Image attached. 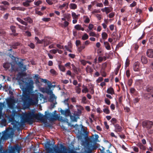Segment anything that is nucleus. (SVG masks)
<instances>
[{
	"label": "nucleus",
	"instance_id": "63",
	"mask_svg": "<svg viewBox=\"0 0 153 153\" xmlns=\"http://www.w3.org/2000/svg\"><path fill=\"white\" fill-rule=\"evenodd\" d=\"M133 148V150L136 152H139V149L138 148L136 147L135 146H134L132 147Z\"/></svg>",
	"mask_w": 153,
	"mask_h": 153
},
{
	"label": "nucleus",
	"instance_id": "34",
	"mask_svg": "<svg viewBox=\"0 0 153 153\" xmlns=\"http://www.w3.org/2000/svg\"><path fill=\"white\" fill-rule=\"evenodd\" d=\"M64 16L67 19V20L69 21L70 20L71 18V14L69 13L65 14Z\"/></svg>",
	"mask_w": 153,
	"mask_h": 153
},
{
	"label": "nucleus",
	"instance_id": "22",
	"mask_svg": "<svg viewBox=\"0 0 153 153\" xmlns=\"http://www.w3.org/2000/svg\"><path fill=\"white\" fill-rule=\"evenodd\" d=\"M146 91L149 92H153V86L148 85L146 87Z\"/></svg>",
	"mask_w": 153,
	"mask_h": 153
},
{
	"label": "nucleus",
	"instance_id": "7",
	"mask_svg": "<svg viewBox=\"0 0 153 153\" xmlns=\"http://www.w3.org/2000/svg\"><path fill=\"white\" fill-rule=\"evenodd\" d=\"M83 144L84 145L85 148L88 150V151L86 152V153H91V148L92 147V144L90 143L88 141L84 142Z\"/></svg>",
	"mask_w": 153,
	"mask_h": 153
},
{
	"label": "nucleus",
	"instance_id": "41",
	"mask_svg": "<svg viewBox=\"0 0 153 153\" xmlns=\"http://www.w3.org/2000/svg\"><path fill=\"white\" fill-rule=\"evenodd\" d=\"M85 48V44L82 45V46H81L78 48V51L79 52H81L83 49Z\"/></svg>",
	"mask_w": 153,
	"mask_h": 153
},
{
	"label": "nucleus",
	"instance_id": "36",
	"mask_svg": "<svg viewBox=\"0 0 153 153\" xmlns=\"http://www.w3.org/2000/svg\"><path fill=\"white\" fill-rule=\"evenodd\" d=\"M103 112L106 114H108L110 113V111L108 107L106 106L103 109Z\"/></svg>",
	"mask_w": 153,
	"mask_h": 153
},
{
	"label": "nucleus",
	"instance_id": "50",
	"mask_svg": "<svg viewBox=\"0 0 153 153\" xmlns=\"http://www.w3.org/2000/svg\"><path fill=\"white\" fill-rule=\"evenodd\" d=\"M11 68L10 71L11 72H12L13 71H17V69L15 68L14 65H13L12 64H11Z\"/></svg>",
	"mask_w": 153,
	"mask_h": 153
},
{
	"label": "nucleus",
	"instance_id": "60",
	"mask_svg": "<svg viewBox=\"0 0 153 153\" xmlns=\"http://www.w3.org/2000/svg\"><path fill=\"white\" fill-rule=\"evenodd\" d=\"M11 10H20V8L19 7H12L11 8Z\"/></svg>",
	"mask_w": 153,
	"mask_h": 153
},
{
	"label": "nucleus",
	"instance_id": "64",
	"mask_svg": "<svg viewBox=\"0 0 153 153\" xmlns=\"http://www.w3.org/2000/svg\"><path fill=\"white\" fill-rule=\"evenodd\" d=\"M149 42L151 44H153V36H152L149 40Z\"/></svg>",
	"mask_w": 153,
	"mask_h": 153
},
{
	"label": "nucleus",
	"instance_id": "37",
	"mask_svg": "<svg viewBox=\"0 0 153 153\" xmlns=\"http://www.w3.org/2000/svg\"><path fill=\"white\" fill-rule=\"evenodd\" d=\"M123 42H119L116 46V50H118L120 48L122 47L123 46Z\"/></svg>",
	"mask_w": 153,
	"mask_h": 153
},
{
	"label": "nucleus",
	"instance_id": "45",
	"mask_svg": "<svg viewBox=\"0 0 153 153\" xmlns=\"http://www.w3.org/2000/svg\"><path fill=\"white\" fill-rule=\"evenodd\" d=\"M35 40L37 41L36 43L39 44L42 43V40H40L37 37H35Z\"/></svg>",
	"mask_w": 153,
	"mask_h": 153
},
{
	"label": "nucleus",
	"instance_id": "3",
	"mask_svg": "<svg viewBox=\"0 0 153 153\" xmlns=\"http://www.w3.org/2000/svg\"><path fill=\"white\" fill-rule=\"evenodd\" d=\"M22 117V120L24 123L27 122L30 124H32L34 122L33 113L30 112L25 114Z\"/></svg>",
	"mask_w": 153,
	"mask_h": 153
},
{
	"label": "nucleus",
	"instance_id": "57",
	"mask_svg": "<svg viewBox=\"0 0 153 153\" xmlns=\"http://www.w3.org/2000/svg\"><path fill=\"white\" fill-rule=\"evenodd\" d=\"M115 16V13L114 12H111L109 14V17L110 18H112Z\"/></svg>",
	"mask_w": 153,
	"mask_h": 153
},
{
	"label": "nucleus",
	"instance_id": "55",
	"mask_svg": "<svg viewBox=\"0 0 153 153\" xmlns=\"http://www.w3.org/2000/svg\"><path fill=\"white\" fill-rule=\"evenodd\" d=\"M68 99H65L64 101V104L66 105H67L68 107H69V105L68 103Z\"/></svg>",
	"mask_w": 153,
	"mask_h": 153
},
{
	"label": "nucleus",
	"instance_id": "21",
	"mask_svg": "<svg viewBox=\"0 0 153 153\" xmlns=\"http://www.w3.org/2000/svg\"><path fill=\"white\" fill-rule=\"evenodd\" d=\"M85 69L86 71L88 73H91L93 71V69L89 65L87 66Z\"/></svg>",
	"mask_w": 153,
	"mask_h": 153
},
{
	"label": "nucleus",
	"instance_id": "31",
	"mask_svg": "<svg viewBox=\"0 0 153 153\" xmlns=\"http://www.w3.org/2000/svg\"><path fill=\"white\" fill-rule=\"evenodd\" d=\"M42 41V43L44 42V46H47L51 43L47 39H43Z\"/></svg>",
	"mask_w": 153,
	"mask_h": 153
},
{
	"label": "nucleus",
	"instance_id": "12",
	"mask_svg": "<svg viewBox=\"0 0 153 153\" xmlns=\"http://www.w3.org/2000/svg\"><path fill=\"white\" fill-rule=\"evenodd\" d=\"M134 71H140V63L138 61L136 62L133 65Z\"/></svg>",
	"mask_w": 153,
	"mask_h": 153
},
{
	"label": "nucleus",
	"instance_id": "19",
	"mask_svg": "<svg viewBox=\"0 0 153 153\" xmlns=\"http://www.w3.org/2000/svg\"><path fill=\"white\" fill-rule=\"evenodd\" d=\"M107 92L108 93L113 95L114 94V90L112 88L110 87L108 88L107 90Z\"/></svg>",
	"mask_w": 153,
	"mask_h": 153
},
{
	"label": "nucleus",
	"instance_id": "58",
	"mask_svg": "<svg viewBox=\"0 0 153 153\" xmlns=\"http://www.w3.org/2000/svg\"><path fill=\"white\" fill-rule=\"evenodd\" d=\"M94 27V26L93 25L91 24H90L89 25V26H88V28L90 30H92L93 28Z\"/></svg>",
	"mask_w": 153,
	"mask_h": 153
},
{
	"label": "nucleus",
	"instance_id": "13",
	"mask_svg": "<svg viewBox=\"0 0 153 153\" xmlns=\"http://www.w3.org/2000/svg\"><path fill=\"white\" fill-rule=\"evenodd\" d=\"M113 8L111 7H106L104 8L101 9V10L103 12H105L106 14H107L109 13L112 11Z\"/></svg>",
	"mask_w": 153,
	"mask_h": 153
},
{
	"label": "nucleus",
	"instance_id": "15",
	"mask_svg": "<svg viewBox=\"0 0 153 153\" xmlns=\"http://www.w3.org/2000/svg\"><path fill=\"white\" fill-rule=\"evenodd\" d=\"M52 86L53 85H52L51 83L50 82L49 84L48 85V87L49 88H46L45 89V91L46 93H47L48 94H50L51 95L53 94V91L50 89Z\"/></svg>",
	"mask_w": 153,
	"mask_h": 153
},
{
	"label": "nucleus",
	"instance_id": "27",
	"mask_svg": "<svg viewBox=\"0 0 153 153\" xmlns=\"http://www.w3.org/2000/svg\"><path fill=\"white\" fill-rule=\"evenodd\" d=\"M141 61L142 63L143 64H146L148 62L146 58L144 56H142L141 57Z\"/></svg>",
	"mask_w": 153,
	"mask_h": 153
},
{
	"label": "nucleus",
	"instance_id": "30",
	"mask_svg": "<svg viewBox=\"0 0 153 153\" xmlns=\"http://www.w3.org/2000/svg\"><path fill=\"white\" fill-rule=\"evenodd\" d=\"M83 88L82 89V93H86L87 92H88L89 91L88 90L87 88V87L85 86L84 85H83Z\"/></svg>",
	"mask_w": 153,
	"mask_h": 153
},
{
	"label": "nucleus",
	"instance_id": "28",
	"mask_svg": "<svg viewBox=\"0 0 153 153\" xmlns=\"http://www.w3.org/2000/svg\"><path fill=\"white\" fill-rule=\"evenodd\" d=\"M71 16L73 19H78V17L80 15H76L75 13L74 12H72Z\"/></svg>",
	"mask_w": 153,
	"mask_h": 153
},
{
	"label": "nucleus",
	"instance_id": "54",
	"mask_svg": "<svg viewBox=\"0 0 153 153\" xmlns=\"http://www.w3.org/2000/svg\"><path fill=\"white\" fill-rule=\"evenodd\" d=\"M103 58L104 59V60H106V58L104 56L103 57H101V56H99L98 57V61L99 62H102L103 60Z\"/></svg>",
	"mask_w": 153,
	"mask_h": 153
},
{
	"label": "nucleus",
	"instance_id": "20",
	"mask_svg": "<svg viewBox=\"0 0 153 153\" xmlns=\"http://www.w3.org/2000/svg\"><path fill=\"white\" fill-rule=\"evenodd\" d=\"M71 66L72 67V69L73 70L74 72L76 74H78V71L79 70V69L76 68V67H75V66L73 64H72L71 65Z\"/></svg>",
	"mask_w": 153,
	"mask_h": 153
},
{
	"label": "nucleus",
	"instance_id": "11",
	"mask_svg": "<svg viewBox=\"0 0 153 153\" xmlns=\"http://www.w3.org/2000/svg\"><path fill=\"white\" fill-rule=\"evenodd\" d=\"M60 111L62 114L65 115L66 117L70 116L71 115V113L69 109V107H68V108L65 110H61Z\"/></svg>",
	"mask_w": 153,
	"mask_h": 153
},
{
	"label": "nucleus",
	"instance_id": "42",
	"mask_svg": "<svg viewBox=\"0 0 153 153\" xmlns=\"http://www.w3.org/2000/svg\"><path fill=\"white\" fill-rule=\"evenodd\" d=\"M151 94L148 93L144 94V96L146 99H151Z\"/></svg>",
	"mask_w": 153,
	"mask_h": 153
},
{
	"label": "nucleus",
	"instance_id": "62",
	"mask_svg": "<svg viewBox=\"0 0 153 153\" xmlns=\"http://www.w3.org/2000/svg\"><path fill=\"white\" fill-rule=\"evenodd\" d=\"M137 4L136 2L135 1L133 2L130 5V7H132L135 6Z\"/></svg>",
	"mask_w": 153,
	"mask_h": 153
},
{
	"label": "nucleus",
	"instance_id": "2",
	"mask_svg": "<svg viewBox=\"0 0 153 153\" xmlns=\"http://www.w3.org/2000/svg\"><path fill=\"white\" fill-rule=\"evenodd\" d=\"M33 118H35L36 119L40 120L44 123H47V119H48L50 120H53L55 119L52 117V114L48 113L45 115H44L41 113L35 114L33 113Z\"/></svg>",
	"mask_w": 153,
	"mask_h": 153
},
{
	"label": "nucleus",
	"instance_id": "61",
	"mask_svg": "<svg viewBox=\"0 0 153 153\" xmlns=\"http://www.w3.org/2000/svg\"><path fill=\"white\" fill-rule=\"evenodd\" d=\"M80 62L81 64L84 65H85L87 63V61H86L85 60H80Z\"/></svg>",
	"mask_w": 153,
	"mask_h": 153
},
{
	"label": "nucleus",
	"instance_id": "10",
	"mask_svg": "<svg viewBox=\"0 0 153 153\" xmlns=\"http://www.w3.org/2000/svg\"><path fill=\"white\" fill-rule=\"evenodd\" d=\"M65 150L66 149L64 146H62L60 148L57 147L54 149L55 153H65Z\"/></svg>",
	"mask_w": 153,
	"mask_h": 153
},
{
	"label": "nucleus",
	"instance_id": "4",
	"mask_svg": "<svg viewBox=\"0 0 153 153\" xmlns=\"http://www.w3.org/2000/svg\"><path fill=\"white\" fill-rule=\"evenodd\" d=\"M16 19L21 24L26 26H27L28 23L29 24H32L33 22V20L29 17H25L23 19L25 21L19 17L17 18H16Z\"/></svg>",
	"mask_w": 153,
	"mask_h": 153
},
{
	"label": "nucleus",
	"instance_id": "44",
	"mask_svg": "<svg viewBox=\"0 0 153 153\" xmlns=\"http://www.w3.org/2000/svg\"><path fill=\"white\" fill-rule=\"evenodd\" d=\"M23 5L25 7H27L30 6V4L26 0H25V1L22 3Z\"/></svg>",
	"mask_w": 153,
	"mask_h": 153
},
{
	"label": "nucleus",
	"instance_id": "29",
	"mask_svg": "<svg viewBox=\"0 0 153 153\" xmlns=\"http://www.w3.org/2000/svg\"><path fill=\"white\" fill-rule=\"evenodd\" d=\"M104 45L106 48L108 50H110L111 49L109 44L107 42H104Z\"/></svg>",
	"mask_w": 153,
	"mask_h": 153
},
{
	"label": "nucleus",
	"instance_id": "43",
	"mask_svg": "<svg viewBox=\"0 0 153 153\" xmlns=\"http://www.w3.org/2000/svg\"><path fill=\"white\" fill-rule=\"evenodd\" d=\"M102 36L103 39H106L108 37V35L106 33L103 32L102 34Z\"/></svg>",
	"mask_w": 153,
	"mask_h": 153
},
{
	"label": "nucleus",
	"instance_id": "49",
	"mask_svg": "<svg viewBox=\"0 0 153 153\" xmlns=\"http://www.w3.org/2000/svg\"><path fill=\"white\" fill-rule=\"evenodd\" d=\"M75 90H76V92L78 94H79L80 93L81 89L80 88H79L78 87H75Z\"/></svg>",
	"mask_w": 153,
	"mask_h": 153
},
{
	"label": "nucleus",
	"instance_id": "32",
	"mask_svg": "<svg viewBox=\"0 0 153 153\" xmlns=\"http://www.w3.org/2000/svg\"><path fill=\"white\" fill-rule=\"evenodd\" d=\"M8 1H11L12 4H17L19 3L21 1H22V0H7Z\"/></svg>",
	"mask_w": 153,
	"mask_h": 153
},
{
	"label": "nucleus",
	"instance_id": "40",
	"mask_svg": "<svg viewBox=\"0 0 153 153\" xmlns=\"http://www.w3.org/2000/svg\"><path fill=\"white\" fill-rule=\"evenodd\" d=\"M19 150L20 149L18 146H15L12 149V151L13 152H14L15 151L19 152Z\"/></svg>",
	"mask_w": 153,
	"mask_h": 153
},
{
	"label": "nucleus",
	"instance_id": "14",
	"mask_svg": "<svg viewBox=\"0 0 153 153\" xmlns=\"http://www.w3.org/2000/svg\"><path fill=\"white\" fill-rule=\"evenodd\" d=\"M146 55L148 57L150 58H153V49H149L147 50Z\"/></svg>",
	"mask_w": 153,
	"mask_h": 153
},
{
	"label": "nucleus",
	"instance_id": "26",
	"mask_svg": "<svg viewBox=\"0 0 153 153\" xmlns=\"http://www.w3.org/2000/svg\"><path fill=\"white\" fill-rule=\"evenodd\" d=\"M69 7L71 9L75 10L77 8V5L74 3H71L69 5Z\"/></svg>",
	"mask_w": 153,
	"mask_h": 153
},
{
	"label": "nucleus",
	"instance_id": "46",
	"mask_svg": "<svg viewBox=\"0 0 153 153\" xmlns=\"http://www.w3.org/2000/svg\"><path fill=\"white\" fill-rule=\"evenodd\" d=\"M88 38V34L86 33H85L82 36V39L83 40H85Z\"/></svg>",
	"mask_w": 153,
	"mask_h": 153
},
{
	"label": "nucleus",
	"instance_id": "38",
	"mask_svg": "<svg viewBox=\"0 0 153 153\" xmlns=\"http://www.w3.org/2000/svg\"><path fill=\"white\" fill-rule=\"evenodd\" d=\"M89 36H94L96 37H98L99 36L98 34H96L94 32H91L89 33Z\"/></svg>",
	"mask_w": 153,
	"mask_h": 153
},
{
	"label": "nucleus",
	"instance_id": "23",
	"mask_svg": "<svg viewBox=\"0 0 153 153\" xmlns=\"http://www.w3.org/2000/svg\"><path fill=\"white\" fill-rule=\"evenodd\" d=\"M68 3H65L63 4L62 5H59V8L60 10H62L63 9L64 7H66V8H68Z\"/></svg>",
	"mask_w": 153,
	"mask_h": 153
},
{
	"label": "nucleus",
	"instance_id": "1",
	"mask_svg": "<svg viewBox=\"0 0 153 153\" xmlns=\"http://www.w3.org/2000/svg\"><path fill=\"white\" fill-rule=\"evenodd\" d=\"M33 81L28 77L22 78L20 81L19 84L21 88L25 90L22 99L25 106L34 105L38 103V95L31 93L30 92L33 90Z\"/></svg>",
	"mask_w": 153,
	"mask_h": 153
},
{
	"label": "nucleus",
	"instance_id": "47",
	"mask_svg": "<svg viewBox=\"0 0 153 153\" xmlns=\"http://www.w3.org/2000/svg\"><path fill=\"white\" fill-rule=\"evenodd\" d=\"M81 27V25L78 24L75 26L74 28L77 30H80Z\"/></svg>",
	"mask_w": 153,
	"mask_h": 153
},
{
	"label": "nucleus",
	"instance_id": "59",
	"mask_svg": "<svg viewBox=\"0 0 153 153\" xmlns=\"http://www.w3.org/2000/svg\"><path fill=\"white\" fill-rule=\"evenodd\" d=\"M120 68V66H118L117 68L115 69L114 72L116 75H117V74Z\"/></svg>",
	"mask_w": 153,
	"mask_h": 153
},
{
	"label": "nucleus",
	"instance_id": "33",
	"mask_svg": "<svg viewBox=\"0 0 153 153\" xmlns=\"http://www.w3.org/2000/svg\"><path fill=\"white\" fill-rule=\"evenodd\" d=\"M56 97H55V95L53 94H51L50 96V100L52 102H53L54 100L56 101Z\"/></svg>",
	"mask_w": 153,
	"mask_h": 153
},
{
	"label": "nucleus",
	"instance_id": "51",
	"mask_svg": "<svg viewBox=\"0 0 153 153\" xmlns=\"http://www.w3.org/2000/svg\"><path fill=\"white\" fill-rule=\"evenodd\" d=\"M15 28H16V27H15V26H14L12 25V26H10V28L12 33L15 32H16Z\"/></svg>",
	"mask_w": 153,
	"mask_h": 153
},
{
	"label": "nucleus",
	"instance_id": "56",
	"mask_svg": "<svg viewBox=\"0 0 153 153\" xmlns=\"http://www.w3.org/2000/svg\"><path fill=\"white\" fill-rule=\"evenodd\" d=\"M50 20L51 19L48 18H44L42 19V20L45 22H48L50 21Z\"/></svg>",
	"mask_w": 153,
	"mask_h": 153
},
{
	"label": "nucleus",
	"instance_id": "39",
	"mask_svg": "<svg viewBox=\"0 0 153 153\" xmlns=\"http://www.w3.org/2000/svg\"><path fill=\"white\" fill-rule=\"evenodd\" d=\"M59 68L60 70L62 72H65V67L62 65H59Z\"/></svg>",
	"mask_w": 153,
	"mask_h": 153
},
{
	"label": "nucleus",
	"instance_id": "18",
	"mask_svg": "<svg viewBox=\"0 0 153 153\" xmlns=\"http://www.w3.org/2000/svg\"><path fill=\"white\" fill-rule=\"evenodd\" d=\"M11 65L10 63L6 62L3 64V67L5 68V70H7L10 67Z\"/></svg>",
	"mask_w": 153,
	"mask_h": 153
},
{
	"label": "nucleus",
	"instance_id": "6",
	"mask_svg": "<svg viewBox=\"0 0 153 153\" xmlns=\"http://www.w3.org/2000/svg\"><path fill=\"white\" fill-rule=\"evenodd\" d=\"M143 127L146 128L149 130L151 129L153 126V122L151 121L145 120L142 123Z\"/></svg>",
	"mask_w": 153,
	"mask_h": 153
},
{
	"label": "nucleus",
	"instance_id": "48",
	"mask_svg": "<svg viewBox=\"0 0 153 153\" xmlns=\"http://www.w3.org/2000/svg\"><path fill=\"white\" fill-rule=\"evenodd\" d=\"M50 73L53 75L57 74V72L53 69H51L50 71Z\"/></svg>",
	"mask_w": 153,
	"mask_h": 153
},
{
	"label": "nucleus",
	"instance_id": "24",
	"mask_svg": "<svg viewBox=\"0 0 153 153\" xmlns=\"http://www.w3.org/2000/svg\"><path fill=\"white\" fill-rule=\"evenodd\" d=\"M137 146L139 147L140 149L143 150H144L146 149V147L144 146L141 143H139L137 144Z\"/></svg>",
	"mask_w": 153,
	"mask_h": 153
},
{
	"label": "nucleus",
	"instance_id": "8",
	"mask_svg": "<svg viewBox=\"0 0 153 153\" xmlns=\"http://www.w3.org/2000/svg\"><path fill=\"white\" fill-rule=\"evenodd\" d=\"M7 102L9 108H13L14 104L15 103V101L14 99L11 98L8 99L7 100Z\"/></svg>",
	"mask_w": 153,
	"mask_h": 153
},
{
	"label": "nucleus",
	"instance_id": "16",
	"mask_svg": "<svg viewBox=\"0 0 153 153\" xmlns=\"http://www.w3.org/2000/svg\"><path fill=\"white\" fill-rule=\"evenodd\" d=\"M19 66L21 69L23 71H25L26 70V65H24L23 62L22 61L19 62L18 63Z\"/></svg>",
	"mask_w": 153,
	"mask_h": 153
},
{
	"label": "nucleus",
	"instance_id": "52",
	"mask_svg": "<svg viewBox=\"0 0 153 153\" xmlns=\"http://www.w3.org/2000/svg\"><path fill=\"white\" fill-rule=\"evenodd\" d=\"M111 122L114 125V124L117 123V120L115 118H113L111 120Z\"/></svg>",
	"mask_w": 153,
	"mask_h": 153
},
{
	"label": "nucleus",
	"instance_id": "17",
	"mask_svg": "<svg viewBox=\"0 0 153 153\" xmlns=\"http://www.w3.org/2000/svg\"><path fill=\"white\" fill-rule=\"evenodd\" d=\"M114 126L115 128V131L117 132H120L122 131V128L118 124L114 125Z\"/></svg>",
	"mask_w": 153,
	"mask_h": 153
},
{
	"label": "nucleus",
	"instance_id": "9",
	"mask_svg": "<svg viewBox=\"0 0 153 153\" xmlns=\"http://www.w3.org/2000/svg\"><path fill=\"white\" fill-rule=\"evenodd\" d=\"M13 133L12 132H7L4 133L2 136L3 139L7 140L9 138H12L13 137Z\"/></svg>",
	"mask_w": 153,
	"mask_h": 153
},
{
	"label": "nucleus",
	"instance_id": "35",
	"mask_svg": "<svg viewBox=\"0 0 153 153\" xmlns=\"http://www.w3.org/2000/svg\"><path fill=\"white\" fill-rule=\"evenodd\" d=\"M84 19V22L85 23H88L90 22V19L87 16H83Z\"/></svg>",
	"mask_w": 153,
	"mask_h": 153
},
{
	"label": "nucleus",
	"instance_id": "25",
	"mask_svg": "<svg viewBox=\"0 0 153 153\" xmlns=\"http://www.w3.org/2000/svg\"><path fill=\"white\" fill-rule=\"evenodd\" d=\"M21 44L19 42H14L12 45V47L13 48L16 49L17 48V46L20 45Z\"/></svg>",
	"mask_w": 153,
	"mask_h": 153
},
{
	"label": "nucleus",
	"instance_id": "5",
	"mask_svg": "<svg viewBox=\"0 0 153 153\" xmlns=\"http://www.w3.org/2000/svg\"><path fill=\"white\" fill-rule=\"evenodd\" d=\"M78 112L75 111L73 115H70V119L72 121L77 122V119L79 118V116L81 114V111L80 110H78Z\"/></svg>",
	"mask_w": 153,
	"mask_h": 153
},
{
	"label": "nucleus",
	"instance_id": "53",
	"mask_svg": "<svg viewBox=\"0 0 153 153\" xmlns=\"http://www.w3.org/2000/svg\"><path fill=\"white\" fill-rule=\"evenodd\" d=\"M105 103L108 105H110L111 103L110 101L107 98H105Z\"/></svg>",
	"mask_w": 153,
	"mask_h": 153
}]
</instances>
